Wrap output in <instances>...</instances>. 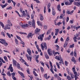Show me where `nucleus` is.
Masks as SVG:
<instances>
[{
	"label": "nucleus",
	"mask_w": 80,
	"mask_h": 80,
	"mask_svg": "<svg viewBox=\"0 0 80 80\" xmlns=\"http://www.w3.org/2000/svg\"><path fill=\"white\" fill-rule=\"evenodd\" d=\"M35 20L33 19L32 22L29 21L28 22V25L30 27H33L34 28H35Z\"/></svg>",
	"instance_id": "f257e3e1"
},
{
	"label": "nucleus",
	"mask_w": 80,
	"mask_h": 80,
	"mask_svg": "<svg viewBox=\"0 0 80 80\" xmlns=\"http://www.w3.org/2000/svg\"><path fill=\"white\" fill-rule=\"evenodd\" d=\"M55 58L58 60H59L60 62H62L61 63L62 64H64L63 62V59L61 58V55H59L58 56H56L55 57Z\"/></svg>",
	"instance_id": "f03ea898"
},
{
	"label": "nucleus",
	"mask_w": 80,
	"mask_h": 80,
	"mask_svg": "<svg viewBox=\"0 0 80 80\" xmlns=\"http://www.w3.org/2000/svg\"><path fill=\"white\" fill-rule=\"evenodd\" d=\"M19 25L23 28H27L28 27V25L27 24H24L22 22L20 23Z\"/></svg>",
	"instance_id": "7ed1b4c3"
},
{
	"label": "nucleus",
	"mask_w": 80,
	"mask_h": 80,
	"mask_svg": "<svg viewBox=\"0 0 80 80\" xmlns=\"http://www.w3.org/2000/svg\"><path fill=\"white\" fill-rule=\"evenodd\" d=\"M0 43H2V44H4L6 47H7L8 45V43L6 42L5 40H1L0 41Z\"/></svg>",
	"instance_id": "20e7f679"
},
{
	"label": "nucleus",
	"mask_w": 80,
	"mask_h": 80,
	"mask_svg": "<svg viewBox=\"0 0 80 80\" xmlns=\"http://www.w3.org/2000/svg\"><path fill=\"white\" fill-rule=\"evenodd\" d=\"M26 56L27 57V58L28 60H29V58L30 61V62H32V56L31 55L30 56H29H29H28V55L27 54H26Z\"/></svg>",
	"instance_id": "39448f33"
},
{
	"label": "nucleus",
	"mask_w": 80,
	"mask_h": 80,
	"mask_svg": "<svg viewBox=\"0 0 80 80\" xmlns=\"http://www.w3.org/2000/svg\"><path fill=\"white\" fill-rule=\"evenodd\" d=\"M52 51L51 50V49H50V48H48V53L50 56H51V55H52Z\"/></svg>",
	"instance_id": "423d86ee"
},
{
	"label": "nucleus",
	"mask_w": 80,
	"mask_h": 80,
	"mask_svg": "<svg viewBox=\"0 0 80 80\" xmlns=\"http://www.w3.org/2000/svg\"><path fill=\"white\" fill-rule=\"evenodd\" d=\"M12 65L10 64V66H9L8 68V70H10L11 72H13V68L12 67Z\"/></svg>",
	"instance_id": "0eeeda50"
},
{
	"label": "nucleus",
	"mask_w": 80,
	"mask_h": 80,
	"mask_svg": "<svg viewBox=\"0 0 80 80\" xmlns=\"http://www.w3.org/2000/svg\"><path fill=\"white\" fill-rule=\"evenodd\" d=\"M44 37V35L43 34H42V35H40L38 37V40H43V38Z\"/></svg>",
	"instance_id": "6e6552de"
},
{
	"label": "nucleus",
	"mask_w": 80,
	"mask_h": 80,
	"mask_svg": "<svg viewBox=\"0 0 80 80\" xmlns=\"http://www.w3.org/2000/svg\"><path fill=\"white\" fill-rule=\"evenodd\" d=\"M10 26H9L8 24H7L5 25L4 28V30H7V29H10Z\"/></svg>",
	"instance_id": "1a4fd4ad"
},
{
	"label": "nucleus",
	"mask_w": 80,
	"mask_h": 80,
	"mask_svg": "<svg viewBox=\"0 0 80 80\" xmlns=\"http://www.w3.org/2000/svg\"><path fill=\"white\" fill-rule=\"evenodd\" d=\"M40 29H38V28H37L35 30V34H37L38 32H40Z\"/></svg>",
	"instance_id": "9d476101"
},
{
	"label": "nucleus",
	"mask_w": 80,
	"mask_h": 80,
	"mask_svg": "<svg viewBox=\"0 0 80 80\" xmlns=\"http://www.w3.org/2000/svg\"><path fill=\"white\" fill-rule=\"evenodd\" d=\"M33 34H32V32L29 33L28 36V38H29L30 37L31 38H32V36H33Z\"/></svg>",
	"instance_id": "9b49d317"
},
{
	"label": "nucleus",
	"mask_w": 80,
	"mask_h": 80,
	"mask_svg": "<svg viewBox=\"0 0 80 80\" xmlns=\"http://www.w3.org/2000/svg\"><path fill=\"white\" fill-rule=\"evenodd\" d=\"M39 16L40 17V20L41 21H43V15L41 14H40Z\"/></svg>",
	"instance_id": "f8f14e48"
},
{
	"label": "nucleus",
	"mask_w": 80,
	"mask_h": 80,
	"mask_svg": "<svg viewBox=\"0 0 80 80\" xmlns=\"http://www.w3.org/2000/svg\"><path fill=\"white\" fill-rule=\"evenodd\" d=\"M55 30H56L55 35H56V36H57V35H58V32H59V29H56Z\"/></svg>",
	"instance_id": "ddd939ff"
},
{
	"label": "nucleus",
	"mask_w": 80,
	"mask_h": 80,
	"mask_svg": "<svg viewBox=\"0 0 80 80\" xmlns=\"http://www.w3.org/2000/svg\"><path fill=\"white\" fill-rule=\"evenodd\" d=\"M8 25L9 26H10L11 25L12 26V24L11 23V22L10 21V20L8 19Z\"/></svg>",
	"instance_id": "4468645a"
},
{
	"label": "nucleus",
	"mask_w": 80,
	"mask_h": 80,
	"mask_svg": "<svg viewBox=\"0 0 80 80\" xmlns=\"http://www.w3.org/2000/svg\"><path fill=\"white\" fill-rule=\"evenodd\" d=\"M64 3L65 4V5H71V4H70V2L67 1L66 2V1H65L64 2Z\"/></svg>",
	"instance_id": "2eb2a0df"
},
{
	"label": "nucleus",
	"mask_w": 80,
	"mask_h": 80,
	"mask_svg": "<svg viewBox=\"0 0 80 80\" xmlns=\"http://www.w3.org/2000/svg\"><path fill=\"white\" fill-rule=\"evenodd\" d=\"M27 52L29 55H31L32 52L30 49H28Z\"/></svg>",
	"instance_id": "dca6fc26"
},
{
	"label": "nucleus",
	"mask_w": 80,
	"mask_h": 80,
	"mask_svg": "<svg viewBox=\"0 0 80 80\" xmlns=\"http://www.w3.org/2000/svg\"><path fill=\"white\" fill-rule=\"evenodd\" d=\"M12 61L13 66H14V67H16V64L17 63V61H15L14 59Z\"/></svg>",
	"instance_id": "f3484780"
},
{
	"label": "nucleus",
	"mask_w": 80,
	"mask_h": 80,
	"mask_svg": "<svg viewBox=\"0 0 80 80\" xmlns=\"http://www.w3.org/2000/svg\"><path fill=\"white\" fill-rule=\"evenodd\" d=\"M75 5H77L78 7H79L80 5V2H75L74 3Z\"/></svg>",
	"instance_id": "a211bd4d"
},
{
	"label": "nucleus",
	"mask_w": 80,
	"mask_h": 80,
	"mask_svg": "<svg viewBox=\"0 0 80 80\" xmlns=\"http://www.w3.org/2000/svg\"><path fill=\"white\" fill-rule=\"evenodd\" d=\"M18 73H19V74H20V75H21V76H22L23 77H25V76H24V74H23V73L20 72V71H18Z\"/></svg>",
	"instance_id": "6ab92c4d"
},
{
	"label": "nucleus",
	"mask_w": 80,
	"mask_h": 80,
	"mask_svg": "<svg viewBox=\"0 0 80 80\" xmlns=\"http://www.w3.org/2000/svg\"><path fill=\"white\" fill-rule=\"evenodd\" d=\"M79 75H80V74L79 73V75L77 74H75L74 75L75 80H77V79H78V77L77 76H79Z\"/></svg>",
	"instance_id": "aec40b11"
},
{
	"label": "nucleus",
	"mask_w": 80,
	"mask_h": 80,
	"mask_svg": "<svg viewBox=\"0 0 80 80\" xmlns=\"http://www.w3.org/2000/svg\"><path fill=\"white\" fill-rule=\"evenodd\" d=\"M17 67L18 68V69H20V70H21V69H22V68L20 67V64H19L18 63H17Z\"/></svg>",
	"instance_id": "412c9836"
},
{
	"label": "nucleus",
	"mask_w": 80,
	"mask_h": 80,
	"mask_svg": "<svg viewBox=\"0 0 80 80\" xmlns=\"http://www.w3.org/2000/svg\"><path fill=\"white\" fill-rule=\"evenodd\" d=\"M65 43L64 45V48H65L66 47H67V44H68V40H67L65 42Z\"/></svg>",
	"instance_id": "4be33fe9"
},
{
	"label": "nucleus",
	"mask_w": 80,
	"mask_h": 80,
	"mask_svg": "<svg viewBox=\"0 0 80 80\" xmlns=\"http://www.w3.org/2000/svg\"><path fill=\"white\" fill-rule=\"evenodd\" d=\"M75 37L73 38V40H76L77 39V37H78V34H77L76 36L74 35Z\"/></svg>",
	"instance_id": "5701e85b"
},
{
	"label": "nucleus",
	"mask_w": 80,
	"mask_h": 80,
	"mask_svg": "<svg viewBox=\"0 0 80 80\" xmlns=\"http://www.w3.org/2000/svg\"><path fill=\"white\" fill-rule=\"evenodd\" d=\"M52 8V15H53L55 16V13H56V12H55V10H54V9H53V8Z\"/></svg>",
	"instance_id": "b1692460"
},
{
	"label": "nucleus",
	"mask_w": 80,
	"mask_h": 80,
	"mask_svg": "<svg viewBox=\"0 0 80 80\" xmlns=\"http://www.w3.org/2000/svg\"><path fill=\"white\" fill-rule=\"evenodd\" d=\"M72 62H73L75 64L76 63V61H75V58H74V57H73L72 58Z\"/></svg>",
	"instance_id": "393cba45"
},
{
	"label": "nucleus",
	"mask_w": 80,
	"mask_h": 80,
	"mask_svg": "<svg viewBox=\"0 0 80 80\" xmlns=\"http://www.w3.org/2000/svg\"><path fill=\"white\" fill-rule=\"evenodd\" d=\"M33 72L34 75L35 77H37L38 76V75L37 74V73H36L35 71H33Z\"/></svg>",
	"instance_id": "a878e982"
},
{
	"label": "nucleus",
	"mask_w": 80,
	"mask_h": 80,
	"mask_svg": "<svg viewBox=\"0 0 80 80\" xmlns=\"http://www.w3.org/2000/svg\"><path fill=\"white\" fill-rule=\"evenodd\" d=\"M11 74L10 73V71H8V73H7V75H8V76H9V77H11Z\"/></svg>",
	"instance_id": "bb28decb"
},
{
	"label": "nucleus",
	"mask_w": 80,
	"mask_h": 80,
	"mask_svg": "<svg viewBox=\"0 0 80 80\" xmlns=\"http://www.w3.org/2000/svg\"><path fill=\"white\" fill-rule=\"evenodd\" d=\"M57 7H58L57 8L58 9V10H59V11H60V10H61L60 9V6L59 4L58 5Z\"/></svg>",
	"instance_id": "cd10ccee"
},
{
	"label": "nucleus",
	"mask_w": 80,
	"mask_h": 80,
	"mask_svg": "<svg viewBox=\"0 0 80 80\" xmlns=\"http://www.w3.org/2000/svg\"><path fill=\"white\" fill-rule=\"evenodd\" d=\"M74 46H75V45L74 44H73L72 45H70V46H69V48H73V47H74Z\"/></svg>",
	"instance_id": "c85d7f7f"
},
{
	"label": "nucleus",
	"mask_w": 80,
	"mask_h": 80,
	"mask_svg": "<svg viewBox=\"0 0 80 80\" xmlns=\"http://www.w3.org/2000/svg\"><path fill=\"white\" fill-rule=\"evenodd\" d=\"M7 36H8L9 38H11V36H10V34H9V33L7 32Z\"/></svg>",
	"instance_id": "c756f323"
},
{
	"label": "nucleus",
	"mask_w": 80,
	"mask_h": 80,
	"mask_svg": "<svg viewBox=\"0 0 80 80\" xmlns=\"http://www.w3.org/2000/svg\"><path fill=\"white\" fill-rule=\"evenodd\" d=\"M11 74L12 75V78L15 77V73L13 72V73H11Z\"/></svg>",
	"instance_id": "7c9ffc66"
},
{
	"label": "nucleus",
	"mask_w": 80,
	"mask_h": 80,
	"mask_svg": "<svg viewBox=\"0 0 80 80\" xmlns=\"http://www.w3.org/2000/svg\"><path fill=\"white\" fill-rule=\"evenodd\" d=\"M69 2L70 4L72 5V3H73V0H69Z\"/></svg>",
	"instance_id": "2f4dec72"
},
{
	"label": "nucleus",
	"mask_w": 80,
	"mask_h": 80,
	"mask_svg": "<svg viewBox=\"0 0 80 80\" xmlns=\"http://www.w3.org/2000/svg\"><path fill=\"white\" fill-rule=\"evenodd\" d=\"M0 67L2 66V59H1V58L0 57Z\"/></svg>",
	"instance_id": "473e14b6"
},
{
	"label": "nucleus",
	"mask_w": 80,
	"mask_h": 80,
	"mask_svg": "<svg viewBox=\"0 0 80 80\" xmlns=\"http://www.w3.org/2000/svg\"><path fill=\"white\" fill-rule=\"evenodd\" d=\"M34 1H36V3H40V1H39V0H33Z\"/></svg>",
	"instance_id": "72a5a7b5"
},
{
	"label": "nucleus",
	"mask_w": 80,
	"mask_h": 80,
	"mask_svg": "<svg viewBox=\"0 0 80 80\" xmlns=\"http://www.w3.org/2000/svg\"><path fill=\"white\" fill-rule=\"evenodd\" d=\"M7 5H8V4H7V3H6L5 4L3 5L2 7V8H5V7H6Z\"/></svg>",
	"instance_id": "f704fd0d"
},
{
	"label": "nucleus",
	"mask_w": 80,
	"mask_h": 80,
	"mask_svg": "<svg viewBox=\"0 0 80 80\" xmlns=\"http://www.w3.org/2000/svg\"><path fill=\"white\" fill-rule=\"evenodd\" d=\"M56 65L59 69H60V66H59V64L58 63V62H56Z\"/></svg>",
	"instance_id": "c9c22d12"
},
{
	"label": "nucleus",
	"mask_w": 80,
	"mask_h": 80,
	"mask_svg": "<svg viewBox=\"0 0 80 80\" xmlns=\"http://www.w3.org/2000/svg\"><path fill=\"white\" fill-rule=\"evenodd\" d=\"M16 37L18 39V40H21V38L20 37L17 35H16Z\"/></svg>",
	"instance_id": "e433bc0d"
},
{
	"label": "nucleus",
	"mask_w": 80,
	"mask_h": 80,
	"mask_svg": "<svg viewBox=\"0 0 80 80\" xmlns=\"http://www.w3.org/2000/svg\"><path fill=\"white\" fill-rule=\"evenodd\" d=\"M51 38V35H50L48 36V37L47 38V40H50V38Z\"/></svg>",
	"instance_id": "4c0bfd02"
},
{
	"label": "nucleus",
	"mask_w": 80,
	"mask_h": 80,
	"mask_svg": "<svg viewBox=\"0 0 80 80\" xmlns=\"http://www.w3.org/2000/svg\"><path fill=\"white\" fill-rule=\"evenodd\" d=\"M4 58L6 62H8V60H7V58L6 56L4 57Z\"/></svg>",
	"instance_id": "58836bf2"
},
{
	"label": "nucleus",
	"mask_w": 80,
	"mask_h": 80,
	"mask_svg": "<svg viewBox=\"0 0 80 80\" xmlns=\"http://www.w3.org/2000/svg\"><path fill=\"white\" fill-rule=\"evenodd\" d=\"M44 13L46 12V7L44 6Z\"/></svg>",
	"instance_id": "ea45409f"
},
{
	"label": "nucleus",
	"mask_w": 80,
	"mask_h": 80,
	"mask_svg": "<svg viewBox=\"0 0 80 80\" xmlns=\"http://www.w3.org/2000/svg\"><path fill=\"white\" fill-rule=\"evenodd\" d=\"M73 72L74 74V75H76L77 74V72L75 70H73Z\"/></svg>",
	"instance_id": "a19ab883"
},
{
	"label": "nucleus",
	"mask_w": 80,
	"mask_h": 80,
	"mask_svg": "<svg viewBox=\"0 0 80 80\" xmlns=\"http://www.w3.org/2000/svg\"><path fill=\"white\" fill-rule=\"evenodd\" d=\"M44 77L46 79H47V74H45L44 75Z\"/></svg>",
	"instance_id": "79ce46f5"
},
{
	"label": "nucleus",
	"mask_w": 80,
	"mask_h": 80,
	"mask_svg": "<svg viewBox=\"0 0 80 80\" xmlns=\"http://www.w3.org/2000/svg\"><path fill=\"white\" fill-rule=\"evenodd\" d=\"M22 13L23 17H25V11H23Z\"/></svg>",
	"instance_id": "37998d69"
},
{
	"label": "nucleus",
	"mask_w": 80,
	"mask_h": 80,
	"mask_svg": "<svg viewBox=\"0 0 80 80\" xmlns=\"http://www.w3.org/2000/svg\"><path fill=\"white\" fill-rule=\"evenodd\" d=\"M12 2L13 3V5L14 7H15V5H16V2H14L13 0H11Z\"/></svg>",
	"instance_id": "c03bdc74"
},
{
	"label": "nucleus",
	"mask_w": 80,
	"mask_h": 80,
	"mask_svg": "<svg viewBox=\"0 0 80 80\" xmlns=\"http://www.w3.org/2000/svg\"><path fill=\"white\" fill-rule=\"evenodd\" d=\"M71 76L72 78L75 77L74 75H73V74H72V73H70Z\"/></svg>",
	"instance_id": "a18cd8bd"
},
{
	"label": "nucleus",
	"mask_w": 80,
	"mask_h": 80,
	"mask_svg": "<svg viewBox=\"0 0 80 80\" xmlns=\"http://www.w3.org/2000/svg\"><path fill=\"white\" fill-rule=\"evenodd\" d=\"M74 55L75 57H77V53H76L75 51L74 52Z\"/></svg>",
	"instance_id": "49530a36"
},
{
	"label": "nucleus",
	"mask_w": 80,
	"mask_h": 80,
	"mask_svg": "<svg viewBox=\"0 0 80 80\" xmlns=\"http://www.w3.org/2000/svg\"><path fill=\"white\" fill-rule=\"evenodd\" d=\"M40 63H41V65H42V66H43V67H44V63L43 62H42V61H40Z\"/></svg>",
	"instance_id": "de8ad7c7"
},
{
	"label": "nucleus",
	"mask_w": 80,
	"mask_h": 80,
	"mask_svg": "<svg viewBox=\"0 0 80 80\" xmlns=\"http://www.w3.org/2000/svg\"><path fill=\"white\" fill-rule=\"evenodd\" d=\"M12 6H10L9 8H7V10H12Z\"/></svg>",
	"instance_id": "09e8293b"
},
{
	"label": "nucleus",
	"mask_w": 80,
	"mask_h": 80,
	"mask_svg": "<svg viewBox=\"0 0 80 80\" xmlns=\"http://www.w3.org/2000/svg\"><path fill=\"white\" fill-rule=\"evenodd\" d=\"M66 13H67L68 14H70V13H71V12H70V11H68H68H66Z\"/></svg>",
	"instance_id": "8fccbe9b"
},
{
	"label": "nucleus",
	"mask_w": 80,
	"mask_h": 80,
	"mask_svg": "<svg viewBox=\"0 0 80 80\" xmlns=\"http://www.w3.org/2000/svg\"><path fill=\"white\" fill-rule=\"evenodd\" d=\"M49 33H50V31L48 30L47 32V35H48V34H49Z\"/></svg>",
	"instance_id": "3c124183"
},
{
	"label": "nucleus",
	"mask_w": 80,
	"mask_h": 80,
	"mask_svg": "<svg viewBox=\"0 0 80 80\" xmlns=\"http://www.w3.org/2000/svg\"><path fill=\"white\" fill-rule=\"evenodd\" d=\"M20 43H21V44H22L23 45H25V43L22 41H21L20 42Z\"/></svg>",
	"instance_id": "603ef678"
},
{
	"label": "nucleus",
	"mask_w": 80,
	"mask_h": 80,
	"mask_svg": "<svg viewBox=\"0 0 80 80\" xmlns=\"http://www.w3.org/2000/svg\"><path fill=\"white\" fill-rule=\"evenodd\" d=\"M36 47L38 51L39 52V47H38V45H36Z\"/></svg>",
	"instance_id": "864d4df0"
},
{
	"label": "nucleus",
	"mask_w": 80,
	"mask_h": 80,
	"mask_svg": "<svg viewBox=\"0 0 80 80\" xmlns=\"http://www.w3.org/2000/svg\"><path fill=\"white\" fill-rule=\"evenodd\" d=\"M50 4H48V9H49V8H50Z\"/></svg>",
	"instance_id": "5fc2aeb1"
},
{
	"label": "nucleus",
	"mask_w": 80,
	"mask_h": 80,
	"mask_svg": "<svg viewBox=\"0 0 80 80\" xmlns=\"http://www.w3.org/2000/svg\"><path fill=\"white\" fill-rule=\"evenodd\" d=\"M1 35H3V37H5V33L3 32H1Z\"/></svg>",
	"instance_id": "6e6d98bb"
},
{
	"label": "nucleus",
	"mask_w": 80,
	"mask_h": 80,
	"mask_svg": "<svg viewBox=\"0 0 80 80\" xmlns=\"http://www.w3.org/2000/svg\"><path fill=\"white\" fill-rule=\"evenodd\" d=\"M41 70L42 72H43V71H44L43 68L42 67L41 68Z\"/></svg>",
	"instance_id": "4d7b16f0"
},
{
	"label": "nucleus",
	"mask_w": 80,
	"mask_h": 80,
	"mask_svg": "<svg viewBox=\"0 0 80 80\" xmlns=\"http://www.w3.org/2000/svg\"><path fill=\"white\" fill-rule=\"evenodd\" d=\"M20 34H25V35H27V33L24 32H19Z\"/></svg>",
	"instance_id": "13d9d810"
},
{
	"label": "nucleus",
	"mask_w": 80,
	"mask_h": 80,
	"mask_svg": "<svg viewBox=\"0 0 80 80\" xmlns=\"http://www.w3.org/2000/svg\"><path fill=\"white\" fill-rule=\"evenodd\" d=\"M68 20H69V18L68 17H67L66 19V22H68Z\"/></svg>",
	"instance_id": "bf43d9fd"
},
{
	"label": "nucleus",
	"mask_w": 80,
	"mask_h": 80,
	"mask_svg": "<svg viewBox=\"0 0 80 80\" xmlns=\"http://www.w3.org/2000/svg\"><path fill=\"white\" fill-rule=\"evenodd\" d=\"M21 60H22V61H21V62H25V60L23 59H22V58H21Z\"/></svg>",
	"instance_id": "052dcab7"
},
{
	"label": "nucleus",
	"mask_w": 80,
	"mask_h": 80,
	"mask_svg": "<svg viewBox=\"0 0 80 80\" xmlns=\"http://www.w3.org/2000/svg\"><path fill=\"white\" fill-rule=\"evenodd\" d=\"M65 65L66 66H67V65H68V62H67V61H65Z\"/></svg>",
	"instance_id": "680f3d73"
},
{
	"label": "nucleus",
	"mask_w": 80,
	"mask_h": 80,
	"mask_svg": "<svg viewBox=\"0 0 80 80\" xmlns=\"http://www.w3.org/2000/svg\"><path fill=\"white\" fill-rule=\"evenodd\" d=\"M51 68L50 69V70L51 72L53 71V66H51Z\"/></svg>",
	"instance_id": "e2e57ef3"
},
{
	"label": "nucleus",
	"mask_w": 80,
	"mask_h": 80,
	"mask_svg": "<svg viewBox=\"0 0 80 80\" xmlns=\"http://www.w3.org/2000/svg\"><path fill=\"white\" fill-rule=\"evenodd\" d=\"M15 42H16V43L17 44V45H18V40H16L15 41Z\"/></svg>",
	"instance_id": "0e129e2a"
},
{
	"label": "nucleus",
	"mask_w": 80,
	"mask_h": 80,
	"mask_svg": "<svg viewBox=\"0 0 80 80\" xmlns=\"http://www.w3.org/2000/svg\"><path fill=\"white\" fill-rule=\"evenodd\" d=\"M27 72L28 74H30V71H29V69H28V70L27 71Z\"/></svg>",
	"instance_id": "69168bd1"
},
{
	"label": "nucleus",
	"mask_w": 80,
	"mask_h": 80,
	"mask_svg": "<svg viewBox=\"0 0 80 80\" xmlns=\"http://www.w3.org/2000/svg\"><path fill=\"white\" fill-rule=\"evenodd\" d=\"M12 78L13 79V80H17V78H15V77H13Z\"/></svg>",
	"instance_id": "338daca9"
},
{
	"label": "nucleus",
	"mask_w": 80,
	"mask_h": 80,
	"mask_svg": "<svg viewBox=\"0 0 80 80\" xmlns=\"http://www.w3.org/2000/svg\"><path fill=\"white\" fill-rule=\"evenodd\" d=\"M44 28H45V29H47V26L46 25H44Z\"/></svg>",
	"instance_id": "774afa93"
}]
</instances>
